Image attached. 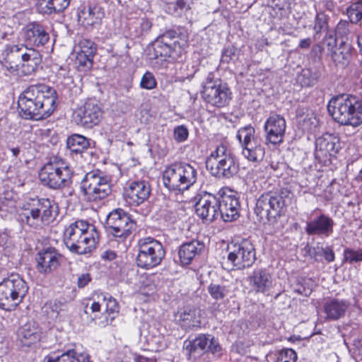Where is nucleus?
Instances as JSON below:
<instances>
[{"label":"nucleus","mask_w":362,"mask_h":362,"mask_svg":"<svg viewBox=\"0 0 362 362\" xmlns=\"http://www.w3.org/2000/svg\"><path fill=\"white\" fill-rule=\"evenodd\" d=\"M57 93L42 84L30 86L19 96L18 106L25 119L47 118L56 108Z\"/></svg>","instance_id":"nucleus-1"},{"label":"nucleus","mask_w":362,"mask_h":362,"mask_svg":"<svg viewBox=\"0 0 362 362\" xmlns=\"http://www.w3.org/2000/svg\"><path fill=\"white\" fill-rule=\"evenodd\" d=\"M3 55V66L14 74L31 75L37 71L42 61V55L38 49L23 44L7 45Z\"/></svg>","instance_id":"nucleus-2"},{"label":"nucleus","mask_w":362,"mask_h":362,"mask_svg":"<svg viewBox=\"0 0 362 362\" xmlns=\"http://www.w3.org/2000/svg\"><path fill=\"white\" fill-rule=\"evenodd\" d=\"M98 234L95 227L84 221H76L66 228L64 241L66 247L78 254H86L96 246Z\"/></svg>","instance_id":"nucleus-3"},{"label":"nucleus","mask_w":362,"mask_h":362,"mask_svg":"<svg viewBox=\"0 0 362 362\" xmlns=\"http://www.w3.org/2000/svg\"><path fill=\"white\" fill-rule=\"evenodd\" d=\"M327 110L332 118L341 125L357 127L362 123V104L353 95H339L332 98Z\"/></svg>","instance_id":"nucleus-4"},{"label":"nucleus","mask_w":362,"mask_h":362,"mask_svg":"<svg viewBox=\"0 0 362 362\" xmlns=\"http://www.w3.org/2000/svg\"><path fill=\"white\" fill-rule=\"evenodd\" d=\"M58 214V206L49 199H32L24 206L22 216L27 224L41 228L52 222Z\"/></svg>","instance_id":"nucleus-5"},{"label":"nucleus","mask_w":362,"mask_h":362,"mask_svg":"<svg viewBox=\"0 0 362 362\" xmlns=\"http://www.w3.org/2000/svg\"><path fill=\"white\" fill-rule=\"evenodd\" d=\"M197 179V169L187 163L172 164L163 174V184L169 190H187L196 182Z\"/></svg>","instance_id":"nucleus-6"},{"label":"nucleus","mask_w":362,"mask_h":362,"mask_svg":"<svg viewBox=\"0 0 362 362\" xmlns=\"http://www.w3.org/2000/svg\"><path fill=\"white\" fill-rule=\"evenodd\" d=\"M206 167L212 175L218 178L231 177L238 170L233 154L223 144L218 146L207 157Z\"/></svg>","instance_id":"nucleus-7"},{"label":"nucleus","mask_w":362,"mask_h":362,"mask_svg":"<svg viewBox=\"0 0 362 362\" xmlns=\"http://www.w3.org/2000/svg\"><path fill=\"white\" fill-rule=\"evenodd\" d=\"M28 291L27 283L18 274H11L0 283V308L14 310Z\"/></svg>","instance_id":"nucleus-8"},{"label":"nucleus","mask_w":362,"mask_h":362,"mask_svg":"<svg viewBox=\"0 0 362 362\" xmlns=\"http://www.w3.org/2000/svg\"><path fill=\"white\" fill-rule=\"evenodd\" d=\"M286 193L288 194L289 192H269L259 196L255 209L257 216L262 221L276 222L277 218L284 214Z\"/></svg>","instance_id":"nucleus-9"},{"label":"nucleus","mask_w":362,"mask_h":362,"mask_svg":"<svg viewBox=\"0 0 362 362\" xmlns=\"http://www.w3.org/2000/svg\"><path fill=\"white\" fill-rule=\"evenodd\" d=\"M39 177L49 187L60 189L71 183L72 172L62 159L52 158L42 168Z\"/></svg>","instance_id":"nucleus-10"},{"label":"nucleus","mask_w":362,"mask_h":362,"mask_svg":"<svg viewBox=\"0 0 362 362\" xmlns=\"http://www.w3.org/2000/svg\"><path fill=\"white\" fill-rule=\"evenodd\" d=\"M81 189L89 202H98L107 197L112 192L110 179L100 171L86 174L81 182Z\"/></svg>","instance_id":"nucleus-11"},{"label":"nucleus","mask_w":362,"mask_h":362,"mask_svg":"<svg viewBox=\"0 0 362 362\" xmlns=\"http://www.w3.org/2000/svg\"><path fill=\"white\" fill-rule=\"evenodd\" d=\"M186 42L175 31H168L158 36L153 43L155 58L163 57L178 59L184 52Z\"/></svg>","instance_id":"nucleus-12"},{"label":"nucleus","mask_w":362,"mask_h":362,"mask_svg":"<svg viewBox=\"0 0 362 362\" xmlns=\"http://www.w3.org/2000/svg\"><path fill=\"white\" fill-rule=\"evenodd\" d=\"M136 263L139 267L151 269L158 265L165 256L162 244L152 238L139 240Z\"/></svg>","instance_id":"nucleus-13"},{"label":"nucleus","mask_w":362,"mask_h":362,"mask_svg":"<svg viewBox=\"0 0 362 362\" xmlns=\"http://www.w3.org/2000/svg\"><path fill=\"white\" fill-rule=\"evenodd\" d=\"M231 93L226 84L214 80V75L209 73L203 82L202 96L209 104L216 107L226 105L230 98Z\"/></svg>","instance_id":"nucleus-14"},{"label":"nucleus","mask_w":362,"mask_h":362,"mask_svg":"<svg viewBox=\"0 0 362 362\" xmlns=\"http://www.w3.org/2000/svg\"><path fill=\"white\" fill-rule=\"evenodd\" d=\"M105 226L115 237L126 238L135 228L136 223L123 209H117L108 214Z\"/></svg>","instance_id":"nucleus-15"},{"label":"nucleus","mask_w":362,"mask_h":362,"mask_svg":"<svg viewBox=\"0 0 362 362\" xmlns=\"http://www.w3.org/2000/svg\"><path fill=\"white\" fill-rule=\"evenodd\" d=\"M184 350L189 358L210 352L216 356L222 355V348L216 339L209 334H199L192 340L184 342Z\"/></svg>","instance_id":"nucleus-16"},{"label":"nucleus","mask_w":362,"mask_h":362,"mask_svg":"<svg viewBox=\"0 0 362 362\" xmlns=\"http://www.w3.org/2000/svg\"><path fill=\"white\" fill-rule=\"evenodd\" d=\"M228 261L237 269L252 266L256 259L255 247L247 240L228 247Z\"/></svg>","instance_id":"nucleus-17"},{"label":"nucleus","mask_w":362,"mask_h":362,"mask_svg":"<svg viewBox=\"0 0 362 362\" xmlns=\"http://www.w3.org/2000/svg\"><path fill=\"white\" fill-rule=\"evenodd\" d=\"M101 116L102 112L97 101L88 99L83 106L74 111L72 119L77 125L90 128L99 123Z\"/></svg>","instance_id":"nucleus-18"},{"label":"nucleus","mask_w":362,"mask_h":362,"mask_svg":"<svg viewBox=\"0 0 362 362\" xmlns=\"http://www.w3.org/2000/svg\"><path fill=\"white\" fill-rule=\"evenodd\" d=\"M264 127L267 142L274 145L283 142L286 127V121L283 117L279 115L270 116L267 119Z\"/></svg>","instance_id":"nucleus-19"},{"label":"nucleus","mask_w":362,"mask_h":362,"mask_svg":"<svg viewBox=\"0 0 362 362\" xmlns=\"http://www.w3.org/2000/svg\"><path fill=\"white\" fill-rule=\"evenodd\" d=\"M218 199L210 193L202 194L195 204V212L206 221H213L218 215Z\"/></svg>","instance_id":"nucleus-20"},{"label":"nucleus","mask_w":362,"mask_h":362,"mask_svg":"<svg viewBox=\"0 0 362 362\" xmlns=\"http://www.w3.org/2000/svg\"><path fill=\"white\" fill-rule=\"evenodd\" d=\"M24 45L28 47H43L49 41V35L42 25L33 23L26 26L23 33Z\"/></svg>","instance_id":"nucleus-21"},{"label":"nucleus","mask_w":362,"mask_h":362,"mask_svg":"<svg viewBox=\"0 0 362 362\" xmlns=\"http://www.w3.org/2000/svg\"><path fill=\"white\" fill-rule=\"evenodd\" d=\"M240 203L237 197L224 193L218 199V211L225 222H230L239 217Z\"/></svg>","instance_id":"nucleus-22"},{"label":"nucleus","mask_w":362,"mask_h":362,"mask_svg":"<svg viewBox=\"0 0 362 362\" xmlns=\"http://www.w3.org/2000/svg\"><path fill=\"white\" fill-rule=\"evenodd\" d=\"M151 188L145 180H135L129 182L125 188V196L129 202L139 205L144 202L150 196Z\"/></svg>","instance_id":"nucleus-23"},{"label":"nucleus","mask_w":362,"mask_h":362,"mask_svg":"<svg viewBox=\"0 0 362 362\" xmlns=\"http://www.w3.org/2000/svg\"><path fill=\"white\" fill-rule=\"evenodd\" d=\"M61 255L54 248L48 247L38 253L37 269L41 274H48L60 264Z\"/></svg>","instance_id":"nucleus-24"},{"label":"nucleus","mask_w":362,"mask_h":362,"mask_svg":"<svg viewBox=\"0 0 362 362\" xmlns=\"http://www.w3.org/2000/svg\"><path fill=\"white\" fill-rule=\"evenodd\" d=\"M334 222L332 218L321 214L307 222L305 230L310 235H322L328 237L333 232Z\"/></svg>","instance_id":"nucleus-25"},{"label":"nucleus","mask_w":362,"mask_h":362,"mask_svg":"<svg viewBox=\"0 0 362 362\" xmlns=\"http://www.w3.org/2000/svg\"><path fill=\"white\" fill-rule=\"evenodd\" d=\"M338 139L332 134H325L316 139L315 157L322 160L328 156H334L338 151Z\"/></svg>","instance_id":"nucleus-26"},{"label":"nucleus","mask_w":362,"mask_h":362,"mask_svg":"<svg viewBox=\"0 0 362 362\" xmlns=\"http://www.w3.org/2000/svg\"><path fill=\"white\" fill-rule=\"evenodd\" d=\"M249 284L257 293H264L272 285L271 274L265 269H257L248 277Z\"/></svg>","instance_id":"nucleus-27"},{"label":"nucleus","mask_w":362,"mask_h":362,"mask_svg":"<svg viewBox=\"0 0 362 362\" xmlns=\"http://www.w3.org/2000/svg\"><path fill=\"white\" fill-rule=\"evenodd\" d=\"M105 16L103 9L98 6L84 7L78 14V21L86 28L99 25Z\"/></svg>","instance_id":"nucleus-28"},{"label":"nucleus","mask_w":362,"mask_h":362,"mask_svg":"<svg viewBox=\"0 0 362 362\" xmlns=\"http://www.w3.org/2000/svg\"><path fill=\"white\" fill-rule=\"evenodd\" d=\"M204 244L198 240L184 243L180 248L179 257L182 264H189L192 259L204 249Z\"/></svg>","instance_id":"nucleus-29"},{"label":"nucleus","mask_w":362,"mask_h":362,"mask_svg":"<svg viewBox=\"0 0 362 362\" xmlns=\"http://www.w3.org/2000/svg\"><path fill=\"white\" fill-rule=\"evenodd\" d=\"M70 0H37V9L41 13L52 14L66 9Z\"/></svg>","instance_id":"nucleus-30"},{"label":"nucleus","mask_w":362,"mask_h":362,"mask_svg":"<svg viewBox=\"0 0 362 362\" xmlns=\"http://www.w3.org/2000/svg\"><path fill=\"white\" fill-rule=\"evenodd\" d=\"M18 336L23 346H30L40 340L41 333L37 327L26 324L19 329Z\"/></svg>","instance_id":"nucleus-31"},{"label":"nucleus","mask_w":362,"mask_h":362,"mask_svg":"<svg viewBox=\"0 0 362 362\" xmlns=\"http://www.w3.org/2000/svg\"><path fill=\"white\" fill-rule=\"evenodd\" d=\"M265 154L264 148L259 138L243 147V155L250 161L259 162Z\"/></svg>","instance_id":"nucleus-32"},{"label":"nucleus","mask_w":362,"mask_h":362,"mask_svg":"<svg viewBox=\"0 0 362 362\" xmlns=\"http://www.w3.org/2000/svg\"><path fill=\"white\" fill-rule=\"evenodd\" d=\"M348 306V303L344 300H339L338 299L327 300L324 305L327 318L332 320L339 319L344 315Z\"/></svg>","instance_id":"nucleus-33"},{"label":"nucleus","mask_w":362,"mask_h":362,"mask_svg":"<svg viewBox=\"0 0 362 362\" xmlns=\"http://www.w3.org/2000/svg\"><path fill=\"white\" fill-rule=\"evenodd\" d=\"M270 16L276 20H281L288 16L291 12V0H271L268 6Z\"/></svg>","instance_id":"nucleus-34"},{"label":"nucleus","mask_w":362,"mask_h":362,"mask_svg":"<svg viewBox=\"0 0 362 362\" xmlns=\"http://www.w3.org/2000/svg\"><path fill=\"white\" fill-rule=\"evenodd\" d=\"M179 321L181 327L185 329L199 327L201 325L199 313L195 309L185 310L180 313Z\"/></svg>","instance_id":"nucleus-35"},{"label":"nucleus","mask_w":362,"mask_h":362,"mask_svg":"<svg viewBox=\"0 0 362 362\" xmlns=\"http://www.w3.org/2000/svg\"><path fill=\"white\" fill-rule=\"evenodd\" d=\"M66 145L71 152L79 153L88 148L89 141L82 135L74 134L68 138Z\"/></svg>","instance_id":"nucleus-36"},{"label":"nucleus","mask_w":362,"mask_h":362,"mask_svg":"<svg viewBox=\"0 0 362 362\" xmlns=\"http://www.w3.org/2000/svg\"><path fill=\"white\" fill-rule=\"evenodd\" d=\"M47 362H90L88 354H76L74 351H69L54 358L49 359Z\"/></svg>","instance_id":"nucleus-37"},{"label":"nucleus","mask_w":362,"mask_h":362,"mask_svg":"<svg viewBox=\"0 0 362 362\" xmlns=\"http://www.w3.org/2000/svg\"><path fill=\"white\" fill-rule=\"evenodd\" d=\"M237 138L242 147L255 140L258 137L255 136V129L251 125L240 128L237 133Z\"/></svg>","instance_id":"nucleus-38"},{"label":"nucleus","mask_w":362,"mask_h":362,"mask_svg":"<svg viewBox=\"0 0 362 362\" xmlns=\"http://www.w3.org/2000/svg\"><path fill=\"white\" fill-rule=\"evenodd\" d=\"M65 305L58 300H51L42 307V311L52 320L57 318L59 313L64 310Z\"/></svg>","instance_id":"nucleus-39"},{"label":"nucleus","mask_w":362,"mask_h":362,"mask_svg":"<svg viewBox=\"0 0 362 362\" xmlns=\"http://www.w3.org/2000/svg\"><path fill=\"white\" fill-rule=\"evenodd\" d=\"M318 74L313 72L310 69H304L298 76V81L303 86H313L318 79Z\"/></svg>","instance_id":"nucleus-40"},{"label":"nucleus","mask_w":362,"mask_h":362,"mask_svg":"<svg viewBox=\"0 0 362 362\" xmlns=\"http://www.w3.org/2000/svg\"><path fill=\"white\" fill-rule=\"evenodd\" d=\"M168 5V11L171 14L179 13L183 10L190 8L189 0H165Z\"/></svg>","instance_id":"nucleus-41"},{"label":"nucleus","mask_w":362,"mask_h":362,"mask_svg":"<svg viewBox=\"0 0 362 362\" xmlns=\"http://www.w3.org/2000/svg\"><path fill=\"white\" fill-rule=\"evenodd\" d=\"M350 49L348 47H339L332 52L333 60L337 63L344 65L349 60Z\"/></svg>","instance_id":"nucleus-42"},{"label":"nucleus","mask_w":362,"mask_h":362,"mask_svg":"<svg viewBox=\"0 0 362 362\" xmlns=\"http://www.w3.org/2000/svg\"><path fill=\"white\" fill-rule=\"evenodd\" d=\"M344 262L352 264L354 262H362V250H353L346 248L344 250Z\"/></svg>","instance_id":"nucleus-43"},{"label":"nucleus","mask_w":362,"mask_h":362,"mask_svg":"<svg viewBox=\"0 0 362 362\" xmlns=\"http://www.w3.org/2000/svg\"><path fill=\"white\" fill-rule=\"evenodd\" d=\"M351 22L357 23L362 18V4L356 3L350 6L347 11Z\"/></svg>","instance_id":"nucleus-44"},{"label":"nucleus","mask_w":362,"mask_h":362,"mask_svg":"<svg viewBox=\"0 0 362 362\" xmlns=\"http://www.w3.org/2000/svg\"><path fill=\"white\" fill-rule=\"evenodd\" d=\"M78 47L79 50L78 52L86 54L89 56L94 57L96 53L95 43L89 40L83 39L81 40L78 43Z\"/></svg>","instance_id":"nucleus-45"},{"label":"nucleus","mask_w":362,"mask_h":362,"mask_svg":"<svg viewBox=\"0 0 362 362\" xmlns=\"http://www.w3.org/2000/svg\"><path fill=\"white\" fill-rule=\"evenodd\" d=\"M93 57V56L78 52L76 61L83 71H86L92 67Z\"/></svg>","instance_id":"nucleus-46"},{"label":"nucleus","mask_w":362,"mask_h":362,"mask_svg":"<svg viewBox=\"0 0 362 362\" xmlns=\"http://www.w3.org/2000/svg\"><path fill=\"white\" fill-rule=\"evenodd\" d=\"M208 291L211 296L216 300L223 299L227 294L226 287L219 284H211L208 288Z\"/></svg>","instance_id":"nucleus-47"},{"label":"nucleus","mask_w":362,"mask_h":362,"mask_svg":"<svg viewBox=\"0 0 362 362\" xmlns=\"http://www.w3.org/2000/svg\"><path fill=\"white\" fill-rule=\"evenodd\" d=\"M297 358V354L294 350L286 349L279 352L276 362H296Z\"/></svg>","instance_id":"nucleus-48"},{"label":"nucleus","mask_w":362,"mask_h":362,"mask_svg":"<svg viewBox=\"0 0 362 362\" xmlns=\"http://www.w3.org/2000/svg\"><path fill=\"white\" fill-rule=\"evenodd\" d=\"M156 84L157 82L154 76L148 71L143 75L140 82L141 87L147 90H151L156 88Z\"/></svg>","instance_id":"nucleus-49"},{"label":"nucleus","mask_w":362,"mask_h":362,"mask_svg":"<svg viewBox=\"0 0 362 362\" xmlns=\"http://www.w3.org/2000/svg\"><path fill=\"white\" fill-rule=\"evenodd\" d=\"M327 28V19L325 14L322 13H317L315 20L314 30L316 34L326 30Z\"/></svg>","instance_id":"nucleus-50"},{"label":"nucleus","mask_w":362,"mask_h":362,"mask_svg":"<svg viewBox=\"0 0 362 362\" xmlns=\"http://www.w3.org/2000/svg\"><path fill=\"white\" fill-rule=\"evenodd\" d=\"M103 303H105V312L110 315L117 314L119 312V305L116 300L111 296L103 297Z\"/></svg>","instance_id":"nucleus-51"},{"label":"nucleus","mask_w":362,"mask_h":362,"mask_svg":"<svg viewBox=\"0 0 362 362\" xmlns=\"http://www.w3.org/2000/svg\"><path fill=\"white\" fill-rule=\"evenodd\" d=\"M173 134L174 139L180 143L185 141L187 139L189 133L185 126L180 125L174 129Z\"/></svg>","instance_id":"nucleus-52"},{"label":"nucleus","mask_w":362,"mask_h":362,"mask_svg":"<svg viewBox=\"0 0 362 362\" xmlns=\"http://www.w3.org/2000/svg\"><path fill=\"white\" fill-rule=\"evenodd\" d=\"M237 58L236 49L233 47H229L224 49L221 62L222 63L229 64L234 62Z\"/></svg>","instance_id":"nucleus-53"},{"label":"nucleus","mask_w":362,"mask_h":362,"mask_svg":"<svg viewBox=\"0 0 362 362\" xmlns=\"http://www.w3.org/2000/svg\"><path fill=\"white\" fill-rule=\"evenodd\" d=\"M319 253L323 255L324 258L329 262L334 260V253L333 250L329 247H321Z\"/></svg>","instance_id":"nucleus-54"},{"label":"nucleus","mask_w":362,"mask_h":362,"mask_svg":"<svg viewBox=\"0 0 362 362\" xmlns=\"http://www.w3.org/2000/svg\"><path fill=\"white\" fill-rule=\"evenodd\" d=\"M91 280L90 276L88 273L81 274L77 281L78 286L83 288L86 286Z\"/></svg>","instance_id":"nucleus-55"},{"label":"nucleus","mask_w":362,"mask_h":362,"mask_svg":"<svg viewBox=\"0 0 362 362\" xmlns=\"http://www.w3.org/2000/svg\"><path fill=\"white\" fill-rule=\"evenodd\" d=\"M312 43V40L310 37L303 39L299 42V47L301 49H308L310 47V45Z\"/></svg>","instance_id":"nucleus-56"},{"label":"nucleus","mask_w":362,"mask_h":362,"mask_svg":"<svg viewBox=\"0 0 362 362\" xmlns=\"http://www.w3.org/2000/svg\"><path fill=\"white\" fill-rule=\"evenodd\" d=\"M102 257L107 260H113L116 257V253L112 250H107L103 254Z\"/></svg>","instance_id":"nucleus-57"},{"label":"nucleus","mask_w":362,"mask_h":362,"mask_svg":"<svg viewBox=\"0 0 362 362\" xmlns=\"http://www.w3.org/2000/svg\"><path fill=\"white\" fill-rule=\"evenodd\" d=\"M326 41H327V44L328 47L333 48L336 45V39L329 34V35H326Z\"/></svg>","instance_id":"nucleus-58"},{"label":"nucleus","mask_w":362,"mask_h":362,"mask_svg":"<svg viewBox=\"0 0 362 362\" xmlns=\"http://www.w3.org/2000/svg\"><path fill=\"white\" fill-rule=\"evenodd\" d=\"M101 303L99 302H93L90 306L91 311L93 313H97L100 311Z\"/></svg>","instance_id":"nucleus-59"},{"label":"nucleus","mask_w":362,"mask_h":362,"mask_svg":"<svg viewBox=\"0 0 362 362\" xmlns=\"http://www.w3.org/2000/svg\"><path fill=\"white\" fill-rule=\"evenodd\" d=\"M135 362H154V360L142 356H138L135 358Z\"/></svg>","instance_id":"nucleus-60"},{"label":"nucleus","mask_w":362,"mask_h":362,"mask_svg":"<svg viewBox=\"0 0 362 362\" xmlns=\"http://www.w3.org/2000/svg\"><path fill=\"white\" fill-rule=\"evenodd\" d=\"M142 30H148L151 27V23L149 21L144 19L141 24Z\"/></svg>","instance_id":"nucleus-61"},{"label":"nucleus","mask_w":362,"mask_h":362,"mask_svg":"<svg viewBox=\"0 0 362 362\" xmlns=\"http://www.w3.org/2000/svg\"><path fill=\"white\" fill-rule=\"evenodd\" d=\"M10 151L14 157H17L20 153V148L18 147L11 148Z\"/></svg>","instance_id":"nucleus-62"},{"label":"nucleus","mask_w":362,"mask_h":362,"mask_svg":"<svg viewBox=\"0 0 362 362\" xmlns=\"http://www.w3.org/2000/svg\"><path fill=\"white\" fill-rule=\"evenodd\" d=\"M358 45L360 47L361 52L362 53V35L358 37Z\"/></svg>","instance_id":"nucleus-63"},{"label":"nucleus","mask_w":362,"mask_h":362,"mask_svg":"<svg viewBox=\"0 0 362 362\" xmlns=\"http://www.w3.org/2000/svg\"><path fill=\"white\" fill-rule=\"evenodd\" d=\"M192 68H193V70H192V73L190 74L187 75V78H188V79H191L194 76V74L197 71V69H195L194 67V66H192Z\"/></svg>","instance_id":"nucleus-64"}]
</instances>
